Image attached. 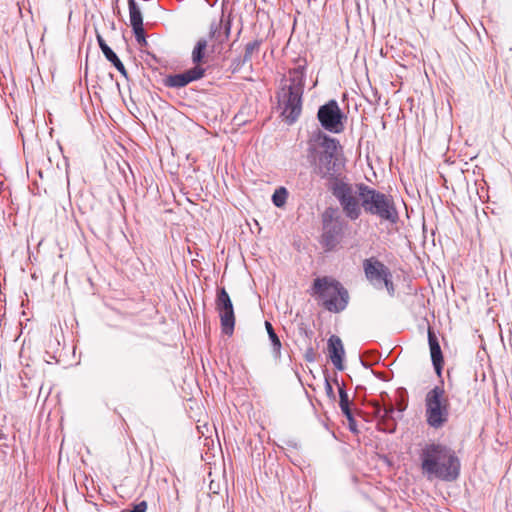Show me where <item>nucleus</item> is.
I'll use <instances>...</instances> for the list:
<instances>
[{"mask_svg": "<svg viewBox=\"0 0 512 512\" xmlns=\"http://www.w3.org/2000/svg\"><path fill=\"white\" fill-rule=\"evenodd\" d=\"M265 328L267 330L269 339L272 344L274 356L276 358H279L281 355V347H282L281 341H280L279 337L277 336V334L275 333L274 328L270 322L265 321Z\"/></svg>", "mask_w": 512, "mask_h": 512, "instance_id": "17", "label": "nucleus"}, {"mask_svg": "<svg viewBox=\"0 0 512 512\" xmlns=\"http://www.w3.org/2000/svg\"><path fill=\"white\" fill-rule=\"evenodd\" d=\"M363 270L366 279L376 289L385 287L389 295H394L395 288L392 281V273L381 261L375 257L367 258L363 261Z\"/></svg>", "mask_w": 512, "mask_h": 512, "instance_id": "8", "label": "nucleus"}, {"mask_svg": "<svg viewBox=\"0 0 512 512\" xmlns=\"http://www.w3.org/2000/svg\"><path fill=\"white\" fill-rule=\"evenodd\" d=\"M137 43L142 47L147 45L143 25L132 27Z\"/></svg>", "mask_w": 512, "mask_h": 512, "instance_id": "23", "label": "nucleus"}, {"mask_svg": "<svg viewBox=\"0 0 512 512\" xmlns=\"http://www.w3.org/2000/svg\"><path fill=\"white\" fill-rule=\"evenodd\" d=\"M450 403L442 386H435L425 396V419L429 427L441 429L449 421Z\"/></svg>", "mask_w": 512, "mask_h": 512, "instance_id": "6", "label": "nucleus"}, {"mask_svg": "<svg viewBox=\"0 0 512 512\" xmlns=\"http://www.w3.org/2000/svg\"><path fill=\"white\" fill-rule=\"evenodd\" d=\"M339 142L325 134L318 133L310 142L307 158L313 172L321 178L333 175Z\"/></svg>", "mask_w": 512, "mask_h": 512, "instance_id": "3", "label": "nucleus"}, {"mask_svg": "<svg viewBox=\"0 0 512 512\" xmlns=\"http://www.w3.org/2000/svg\"><path fill=\"white\" fill-rule=\"evenodd\" d=\"M339 398H340L339 406L341 408V411L343 412V414L347 417V419L350 422H353L354 419H353V415H352V412L349 407L348 394H347L346 390L344 389V387H339Z\"/></svg>", "mask_w": 512, "mask_h": 512, "instance_id": "19", "label": "nucleus"}, {"mask_svg": "<svg viewBox=\"0 0 512 512\" xmlns=\"http://www.w3.org/2000/svg\"><path fill=\"white\" fill-rule=\"evenodd\" d=\"M204 74L205 69L196 65L182 73L168 75L164 80V84L170 88H182L193 81L201 79Z\"/></svg>", "mask_w": 512, "mask_h": 512, "instance_id": "11", "label": "nucleus"}, {"mask_svg": "<svg viewBox=\"0 0 512 512\" xmlns=\"http://www.w3.org/2000/svg\"><path fill=\"white\" fill-rule=\"evenodd\" d=\"M262 42H263L262 39H255L251 42H248L245 45V52H244L243 58L240 60L239 63H241L243 65V64L249 62L252 59V56L255 53L259 52Z\"/></svg>", "mask_w": 512, "mask_h": 512, "instance_id": "18", "label": "nucleus"}, {"mask_svg": "<svg viewBox=\"0 0 512 512\" xmlns=\"http://www.w3.org/2000/svg\"><path fill=\"white\" fill-rule=\"evenodd\" d=\"M230 31V20H224L222 16L220 19L211 22L209 29V38L217 44H222L229 38Z\"/></svg>", "mask_w": 512, "mask_h": 512, "instance_id": "12", "label": "nucleus"}, {"mask_svg": "<svg viewBox=\"0 0 512 512\" xmlns=\"http://www.w3.org/2000/svg\"><path fill=\"white\" fill-rule=\"evenodd\" d=\"M328 352H329L330 360H331L332 364L334 365V367L337 370L342 371L344 369L343 360H344L345 351H344L343 343L338 336L332 335L328 339Z\"/></svg>", "mask_w": 512, "mask_h": 512, "instance_id": "13", "label": "nucleus"}, {"mask_svg": "<svg viewBox=\"0 0 512 512\" xmlns=\"http://www.w3.org/2000/svg\"><path fill=\"white\" fill-rule=\"evenodd\" d=\"M321 126L333 133H340L344 129L342 122L343 114L336 100H330L322 105L317 113Z\"/></svg>", "mask_w": 512, "mask_h": 512, "instance_id": "10", "label": "nucleus"}, {"mask_svg": "<svg viewBox=\"0 0 512 512\" xmlns=\"http://www.w3.org/2000/svg\"><path fill=\"white\" fill-rule=\"evenodd\" d=\"M215 309L220 318L222 332L231 336L235 327V314L231 298L224 287L217 289Z\"/></svg>", "mask_w": 512, "mask_h": 512, "instance_id": "9", "label": "nucleus"}, {"mask_svg": "<svg viewBox=\"0 0 512 512\" xmlns=\"http://www.w3.org/2000/svg\"><path fill=\"white\" fill-rule=\"evenodd\" d=\"M326 310L333 313L343 311L349 302L346 288L337 280L330 277L316 278L312 287Z\"/></svg>", "mask_w": 512, "mask_h": 512, "instance_id": "5", "label": "nucleus"}, {"mask_svg": "<svg viewBox=\"0 0 512 512\" xmlns=\"http://www.w3.org/2000/svg\"><path fill=\"white\" fill-rule=\"evenodd\" d=\"M129 19L131 27L143 25V16L135 0H128Z\"/></svg>", "mask_w": 512, "mask_h": 512, "instance_id": "16", "label": "nucleus"}, {"mask_svg": "<svg viewBox=\"0 0 512 512\" xmlns=\"http://www.w3.org/2000/svg\"><path fill=\"white\" fill-rule=\"evenodd\" d=\"M147 503L145 501H141L136 504L131 510H125L123 512H146Z\"/></svg>", "mask_w": 512, "mask_h": 512, "instance_id": "25", "label": "nucleus"}, {"mask_svg": "<svg viewBox=\"0 0 512 512\" xmlns=\"http://www.w3.org/2000/svg\"><path fill=\"white\" fill-rule=\"evenodd\" d=\"M357 187L363 210L367 214L391 224L397 223L399 213L390 194L382 193L364 183L357 184Z\"/></svg>", "mask_w": 512, "mask_h": 512, "instance_id": "4", "label": "nucleus"}, {"mask_svg": "<svg viewBox=\"0 0 512 512\" xmlns=\"http://www.w3.org/2000/svg\"><path fill=\"white\" fill-rule=\"evenodd\" d=\"M104 56L106 57V59L109 62H111L115 66V68L121 73V75H123L125 78H127L128 73H127L125 66L123 65V63L120 61V59L118 58V56L112 49L105 48Z\"/></svg>", "mask_w": 512, "mask_h": 512, "instance_id": "20", "label": "nucleus"}, {"mask_svg": "<svg viewBox=\"0 0 512 512\" xmlns=\"http://www.w3.org/2000/svg\"><path fill=\"white\" fill-rule=\"evenodd\" d=\"M305 78L306 72L304 65L290 69L288 72L289 84L284 85L278 95L282 115L289 123H294L301 114Z\"/></svg>", "mask_w": 512, "mask_h": 512, "instance_id": "2", "label": "nucleus"}, {"mask_svg": "<svg viewBox=\"0 0 512 512\" xmlns=\"http://www.w3.org/2000/svg\"><path fill=\"white\" fill-rule=\"evenodd\" d=\"M206 48H207V40L206 39H200L197 41V43L192 51L193 63L198 64L203 60Z\"/></svg>", "mask_w": 512, "mask_h": 512, "instance_id": "21", "label": "nucleus"}, {"mask_svg": "<svg viewBox=\"0 0 512 512\" xmlns=\"http://www.w3.org/2000/svg\"><path fill=\"white\" fill-rule=\"evenodd\" d=\"M326 389H327V393L328 394H332L333 393L332 386L330 385V383L328 381L326 382Z\"/></svg>", "mask_w": 512, "mask_h": 512, "instance_id": "28", "label": "nucleus"}, {"mask_svg": "<svg viewBox=\"0 0 512 512\" xmlns=\"http://www.w3.org/2000/svg\"><path fill=\"white\" fill-rule=\"evenodd\" d=\"M421 469L428 479L453 482L458 479L461 461L456 451L441 442L426 444L420 453Z\"/></svg>", "mask_w": 512, "mask_h": 512, "instance_id": "1", "label": "nucleus"}, {"mask_svg": "<svg viewBox=\"0 0 512 512\" xmlns=\"http://www.w3.org/2000/svg\"><path fill=\"white\" fill-rule=\"evenodd\" d=\"M378 415L383 419H388L391 417V415L394 413L393 407H383L378 409Z\"/></svg>", "mask_w": 512, "mask_h": 512, "instance_id": "24", "label": "nucleus"}, {"mask_svg": "<svg viewBox=\"0 0 512 512\" xmlns=\"http://www.w3.org/2000/svg\"><path fill=\"white\" fill-rule=\"evenodd\" d=\"M332 193L348 219L354 221L360 217L363 207L357 186L355 189L351 184L338 182L334 185Z\"/></svg>", "mask_w": 512, "mask_h": 512, "instance_id": "7", "label": "nucleus"}, {"mask_svg": "<svg viewBox=\"0 0 512 512\" xmlns=\"http://www.w3.org/2000/svg\"><path fill=\"white\" fill-rule=\"evenodd\" d=\"M288 192L286 188L280 187L275 190V192L272 195V202L276 207H282L285 205L287 200Z\"/></svg>", "mask_w": 512, "mask_h": 512, "instance_id": "22", "label": "nucleus"}, {"mask_svg": "<svg viewBox=\"0 0 512 512\" xmlns=\"http://www.w3.org/2000/svg\"><path fill=\"white\" fill-rule=\"evenodd\" d=\"M428 342L431 353V360L436 373L440 376L443 365L442 351L438 342V339L433 331H428Z\"/></svg>", "mask_w": 512, "mask_h": 512, "instance_id": "15", "label": "nucleus"}, {"mask_svg": "<svg viewBox=\"0 0 512 512\" xmlns=\"http://www.w3.org/2000/svg\"><path fill=\"white\" fill-rule=\"evenodd\" d=\"M323 229L324 232L322 234V243L324 247L327 249L334 248L338 244L339 236L342 232L341 224L324 220Z\"/></svg>", "mask_w": 512, "mask_h": 512, "instance_id": "14", "label": "nucleus"}, {"mask_svg": "<svg viewBox=\"0 0 512 512\" xmlns=\"http://www.w3.org/2000/svg\"><path fill=\"white\" fill-rule=\"evenodd\" d=\"M97 42L99 44V47L101 49V51L104 53V50L105 48L106 49H111L107 44L106 42L104 41V39L100 36V35H97Z\"/></svg>", "mask_w": 512, "mask_h": 512, "instance_id": "26", "label": "nucleus"}, {"mask_svg": "<svg viewBox=\"0 0 512 512\" xmlns=\"http://www.w3.org/2000/svg\"><path fill=\"white\" fill-rule=\"evenodd\" d=\"M97 42L99 44V47L101 49V51L104 53V50L105 48L106 49H111L107 44L106 42L104 41V39L100 36V35H97Z\"/></svg>", "mask_w": 512, "mask_h": 512, "instance_id": "27", "label": "nucleus"}]
</instances>
